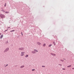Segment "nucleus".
Instances as JSON below:
<instances>
[{"mask_svg": "<svg viewBox=\"0 0 74 74\" xmlns=\"http://www.w3.org/2000/svg\"><path fill=\"white\" fill-rule=\"evenodd\" d=\"M0 16L1 18H5V16L3 14H0Z\"/></svg>", "mask_w": 74, "mask_h": 74, "instance_id": "nucleus-1", "label": "nucleus"}, {"mask_svg": "<svg viewBox=\"0 0 74 74\" xmlns=\"http://www.w3.org/2000/svg\"><path fill=\"white\" fill-rule=\"evenodd\" d=\"M24 53H25V52H22L21 53V56H23L24 55Z\"/></svg>", "mask_w": 74, "mask_h": 74, "instance_id": "nucleus-2", "label": "nucleus"}, {"mask_svg": "<svg viewBox=\"0 0 74 74\" xmlns=\"http://www.w3.org/2000/svg\"><path fill=\"white\" fill-rule=\"evenodd\" d=\"M19 50H23V48H21L19 49Z\"/></svg>", "mask_w": 74, "mask_h": 74, "instance_id": "nucleus-3", "label": "nucleus"}, {"mask_svg": "<svg viewBox=\"0 0 74 74\" xmlns=\"http://www.w3.org/2000/svg\"><path fill=\"white\" fill-rule=\"evenodd\" d=\"M37 44H38V45H41V43L40 42H37Z\"/></svg>", "mask_w": 74, "mask_h": 74, "instance_id": "nucleus-4", "label": "nucleus"}, {"mask_svg": "<svg viewBox=\"0 0 74 74\" xmlns=\"http://www.w3.org/2000/svg\"><path fill=\"white\" fill-rule=\"evenodd\" d=\"M51 55L53 56H56V54L52 53H51Z\"/></svg>", "mask_w": 74, "mask_h": 74, "instance_id": "nucleus-5", "label": "nucleus"}, {"mask_svg": "<svg viewBox=\"0 0 74 74\" xmlns=\"http://www.w3.org/2000/svg\"><path fill=\"white\" fill-rule=\"evenodd\" d=\"M8 49H9L8 48H7V49H6L5 50V52H6V51H8Z\"/></svg>", "mask_w": 74, "mask_h": 74, "instance_id": "nucleus-6", "label": "nucleus"}, {"mask_svg": "<svg viewBox=\"0 0 74 74\" xmlns=\"http://www.w3.org/2000/svg\"><path fill=\"white\" fill-rule=\"evenodd\" d=\"M3 35H1V37H0V38L1 39L2 38H3Z\"/></svg>", "mask_w": 74, "mask_h": 74, "instance_id": "nucleus-7", "label": "nucleus"}, {"mask_svg": "<svg viewBox=\"0 0 74 74\" xmlns=\"http://www.w3.org/2000/svg\"><path fill=\"white\" fill-rule=\"evenodd\" d=\"M32 53H36V52L35 51H32Z\"/></svg>", "mask_w": 74, "mask_h": 74, "instance_id": "nucleus-8", "label": "nucleus"}, {"mask_svg": "<svg viewBox=\"0 0 74 74\" xmlns=\"http://www.w3.org/2000/svg\"><path fill=\"white\" fill-rule=\"evenodd\" d=\"M46 45L45 44H43V47H45V46Z\"/></svg>", "mask_w": 74, "mask_h": 74, "instance_id": "nucleus-9", "label": "nucleus"}, {"mask_svg": "<svg viewBox=\"0 0 74 74\" xmlns=\"http://www.w3.org/2000/svg\"><path fill=\"white\" fill-rule=\"evenodd\" d=\"M34 51H36V52H38V51H37V50H36V49H34Z\"/></svg>", "mask_w": 74, "mask_h": 74, "instance_id": "nucleus-10", "label": "nucleus"}, {"mask_svg": "<svg viewBox=\"0 0 74 74\" xmlns=\"http://www.w3.org/2000/svg\"><path fill=\"white\" fill-rule=\"evenodd\" d=\"M5 13H6V14H8V13H9V12H5Z\"/></svg>", "mask_w": 74, "mask_h": 74, "instance_id": "nucleus-11", "label": "nucleus"}, {"mask_svg": "<svg viewBox=\"0 0 74 74\" xmlns=\"http://www.w3.org/2000/svg\"><path fill=\"white\" fill-rule=\"evenodd\" d=\"M25 58H27V57H28V55H26L25 56Z\"/></svg>", "mask_w": 74, "mask_h": 74, "instance_id": "nucleus-12", "label": "nucleus"}, {"mask_svg": "<svg viewBox=\"0 0 74 74\" xmlns=\"http://www.w3.org/2000/svg\"><path fill=\"white\" fill-rule=\"evenodd\" d=\"M71 67V65H69L67 66V67Z\"/></svg>", "mask_w": 74, "mask_h": 74, "instance_id": "nucleus-13", "label": "nucleus"}, {"mask_svg": "<svg viewBox=\"0 0 74 74\" xmlns=\"http://www.w3.org/2000/svg\"><path fill=\"white\" fill-rule=\"evenodd\" d=\"M24 67V66H23L21 67V68H23V67Z\"/></svg>", "mask_w": 74, "mask_h": 74, "instance_id": "nucleus-14", "label": "nucleus"}, {"mask_svg": "<svg viewBox=\"0 0 74 74\" xmlns=\"http://www.w3.org/2000/svg\"><path fill=\"white\" fill-rule=\"evenodd\" d=\"M51 46H52V45L50 44L49 46V47H51Z\"/></svg>", "mask_w": 74, "mask_h": 74, "instance_id": "nucleus-15", "label": "nucleus"}, {"mask_svg": "<svg viewBox=\"0 0 74 74\" xmlns=\"http://www.w3.org/2000/svg\"><path fill=\"white\" fill-rule=\"evenodd\" d=\"M61 60V61H62V62H64V60Z\"/></svg>", "mask_w": 74, "mask_h": 74, "instance_id": "nucleus-16", "label": "nucleus"}, {"mask_svg": "<svg viewBox=\"0 0 74 74\" xmlns=\"http://www.w3.org/2000/svg\"><path fill=\"white\" fill-rule=\"evenodd\" d=\"M35 70V69H33L32 70V71H34Z\"/></svg>", "mask_w": 74, "mask_h": 74, "instance_id": "nucleus-17", "label": "nucleus"}, {"mask_svg": "<svg viewBox=\"0 0 74 74\" xmlns=\"http://www.w3.org/2000/svg\"><path fill=\"white\" fill-rule=\"evenodd\" d=\"M62 70H66V69H62Z\"/></svg>", "mask_w": 74, "mask_h": 74, "instance_id": "nucleus-18", "label": "nucleus"}, {"mask_svg": "<svg viewBox=\"0 0 74 74\" xmlns=\"http://www.w3.org/2000/svg\"><path fill=\"white\" fill-rule=\"evenodd\" d=\"M4 6H5H5H6V3H5V4L4 5Z\"/></svg>", "mask_w": 74, "mask_h": 74, "instance_id": "nucleus-19", "label": "nucleus"}, {"mask_svg": "<svg viewBox=\"0 0 74 74\" xmlns=\"http://www.w3.org/2000/svg\"><path fill=\"white\" fill-rule=\"evenodd\" d=\"M42 67H45L44 66H42Z\"/></svg>", "mask_w": 74, "mask_h": 74, "instance_id": "nucleus-20", "label": "nucleus"}, {"mask_svg": "<svg viewBox=\"0 0 74 74\" xmlns=\"http://www.w3.org/2000/svg\"><path fill=\"white\" fill-rule=\"evenodd\" d=\"M59 65H60V66H62V65L61 64H59Z\"/></svg>", "mask_w": 74, "mask_h": 74, "instance_id": "nucleus-21", "label": "nucleus"}, {"mask_svg": "<svg viewBox=\"0 0 74 74\" xmlns=\"http://www.w3.org/2000/svg\"><path fill=\"white\" fill-rule=\"evenodd\" d=\"M14 30L11 31L10 32H14Z\"/></svg>", "mask_w": 74, "mask_h": 74, "instance_id": "nucleus-22", "label": "nucleus"}, {"mask_svg": "<svg viewBox=\"0 0 74 74\" xmlns=\"http://www.w3.org/2000/svg\"><path fill=\"white\" fill-rule=\"evenodd\" d=\"M3 12H5V11L4 10H3Z\"/></svg>", "mask_w": 74, "mask_h": 74, "instance_id": "nucleus-23", "label": "nucleus"}, {"mask_svg": "<svg viewBox=\"0 0 74 74\" xmlns=\"http://www.w3.org/2000/svg\"><path fill=\"white\" fill-rule=\"evenodd\" d=\"M8 66V64H7V65H6V66Z\"/></svg>", "mask_w": 74, "mask_h": 74, "instance_id": "nucleus-24", "label": "nucleus"}, {"mask_svg": "<svg viewBox=\"0 0 74 74\" xmlns=\"http://www.w3.org/2000/svg\"><path fill=\"white\" fill-rule=\"evenodd\" d=\"M9 28H10V27H9L7 28V29H8Z\"/></svg>", "mask_w": 74, "mask_h": 74, "instance_id": "nucleus-25", "label": "nucleus"}, {"mask_svg": "<svg viewBox=\"0 0 74 74\" xmlns=\"http://www.w3.org/2000/svg\"><path fill=\"white\" fill-rule=\"evenodd\" d=\"M8 29H7V30H6L5 31V32H6V31H7V30H8Z\"/></svg>", "mask_w": 74, "mask_h": 74, "instance_id": "nucleus-26", "label": "nucleus"}, {"mask_svg": "<svg viewBox=\"0 0 74 74\" xmlns=\"http://www.w3.org/2000/svg\"><path fill=\"white\" fill-rule=\"evenodd\" d=\"M22 35H23V34H22V32H21Z\"/></svg>", "mask_w": 74, "mask_h": 74, "instance_id": "nucleus-27", "label": "nucleus"}, {"mask_svg": "<svg viewBox=\"0 0 74 74\" xmlns=\"http://www.w3.org/2000/svg\"><path fill=\"white\" fill-rule=\"evenodd\" d=\"M63 59H64V60H65V59H64V58Z\"/></svg>", "mask_w": 74, "mask_h": 74, "instance_id": "nucleus-28", "label": "nucleus"}, {"mask_svg": "<svg viewBox=\"0 0 74 74\" xmlns=\"http://www.w3.org/2000/svg\"><path fill=\"white\" fill-rule=\"evenodd\" d=\"M1 34H0V35H1Z\"/></svg>", "mask_w": 74, "mask_h": 74, "instance_id": "nucleus-29", "label": "nucleus"}]
</instances>
